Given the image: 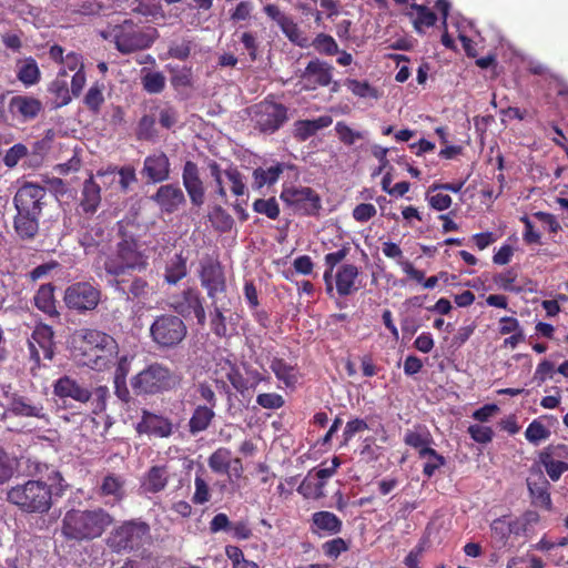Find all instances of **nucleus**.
Returning a JSON list of instances; mask_svg holds the SVG:
<instances>
[{"label": "nucleus", "instance_id": "obj_54", "mask_svg": "<svg viewBox=\"0 0 568 568\" xmlns=\"http://www.w3.org/2000/svg\"><path fill=\"white\" fill-rule=\"evenodd\" d=\"M103 101V84L94 83L87 92L84 103L90 110L98 111Z\"/></svg>", "mask_w": 568, "mask_h": 568}, {"label": "nucleus", "instance_id": "obj_29", "mask_svg": "<svg viewBox=\"0 0 568 568\" xmlns=\"http://www.w3.org/2000/svg\"><path fill=\"white\" fill-rule=\"evenodd\" d=\"M527 485L532 499V504L538 507L550 509L551 498L549 494L548 480L542 475H539L536 480L529 478L527 480Z\"/></svg>", "mask_w": 568, "mask_h": 568}, {"label": "nucleus", "instance_id": "obj_41", "mask_svg": "<svg viewBox=\"0 0 568 568\" xmlns=\"http://www.w3.org/2000/svg\"><path fill=\"white\" fill-rule=\"evenodd\" d=\"M346 254L347 250L342 248L336 252L328 253L324 257L326 270L324 272L323 278L325 281L326 291L328 294L333 292V271L335 266L346 257Z\"/></svg>", "mask_w": 568, "mask_h": 568}, {"label": "nucleus", "instance_id": "obj_9", "mask_svg": "<svg viewBox=\"0 0 568 568\" xmlns=\"http://www.w3.org/2000/svg\"><path fill=\"white\" fill-rule=\"evenodd\" d=\"M186 325L175 315L165 314L158 316L150 327L152 341L160 348H173L186 336Z\"/></svg>", "mask_w": 568, "mask_h": 568}, {"label": "nucleus", "instance_id": "obj_28", "mask_svg": "<svg viewBox=\"0 0 568 568\" xmlns=\"http://www.w3.org/2000/svg\"><path fill=\"white\" fill-rule=\"evenodd\" d=\"M101 202V185L93 176L84 181L80 206L87 214H94Z\"/></svg>", "mask_w": 568, "mask_h": 568}, {"label": "nucleus", "instance_id": "obj_5", "mask_svg": "<svg viewBox=\"0 0 568 568\" xmlns=\"http://www.w3.org/2000/svg\"><path fill=\"white\" fill-rule=\"evenodd\" d=\"M181 381L179 372L155 362L131 378V387L136 395H156L176 388Z\"/></svg>", "mask_w": 568, "mask_h": 568}, {"label": "nucleus", "instance_id": "obj_37", "mask_svg": "<svg viewBox=\"0 0 568 568\" xmlns=\"http://www.w3.org/2000/svg\"><path fill=\"white\" fill-rule=\"evenodd\" d=\"M271 369L287 387H292L297 383V372L294 366L287 364L281 358H273Z\"/></svg>", "mask_w": 568, "mask_h": 568}, {"label": "nucleus", "instance_id": "obj_53", "mask_svg": "<svg viewBox=\"0 0 568 568\" xmlns=\"http://www.w3.org/2000/svg\"><path fill=\"white\" fill-rule=\"evenodd\" d=\"M255 212L266 215L268 219H276L280 214V207L275 199L256 200L253 204Z\"/></svg>", "mask_w": 568, "mask_h": 568}, {"label": "nucleus", "instance_id": "obj_50", "mask_svg": "<svg viewBox=\"0 0 568 568\" xmlns=\"http://www.w3.org/2000/svg\"><path fill=\"white\" fill-rule=\"evenodd\" d=\"M312 44L314 49L321 54L334 55L339 52L335 39L325 33L317 34Z\"/></svg>", "mask_w": 568, "mask_h": 568}, {"label": "nucleus", "instance_id": "obj_6", "mask_svg": "<svg viewBox=\"0 0 568 568\" xmlns=\"http://www.w3.org/2000/svg\"><path fill=\"white\" fill-rule=\"evenodd\" d=\"M148 265V256L142 246L132 237H124L115 251L104 261V270L109 275L120 276L130 272H141Z\"/></svg>", "mask_w": 568, "mask_h": 568}, {"label": "nucleus", "instance_id": "obj_7", "mask_svg": "<svg viewBox=\"0 0 568 568\" xmlns=\"http://www.w3.org/2000/svg\"><path fill=\"white\" fill-rule=\"evenodd\" d=\"M150 538V526L140 519H132L112 530L108 545L115 552H129L141 548Z\"/></svg>", "mask_w": 568, "mask_h": 568}, {"label": "nucleus", "instance_id": "obj_15", "mask_svg": "<svg viewBox=\"0 0 568 568\" xmlns=\"http://www.w3.org/2000/svg\"><path fill=\"white\" fill-rule=\"evenodd\" d=\"M281 200L304 214H314L321 207L318 195L310 187H286L281 193Z\"/></svg>", "mask_w": 568, "mask_h": 568}, {"label": "nucleus", "instance_id": "obj_8", "mask_svg": "<svg viewBox=\"0 0 568 568\" xmlns=\"http://www.w3.org/2000/svg\"><path fill=\"white\" fill-rule=\"evenodd\" d=\"M247 113L254 128L265 134L276 132L288 119L286 106L268 99L250 106Z\"/></svg>", "mask_w": 568, "mask_h": 568}, {"label": "nucleus", "instance_id": "obj_18", "mask_svg": "<svg viewBox=\"0 0 568 568\" xmlns=\"http://www.w3.org/2000/svg\"><path fill=\"white\" fill-rule=\"evenodd\" d=\"M8 414L20 417L47 419L45 409L40 402H34L16 393L9 397L8 406L0 416L4 418Z\"/></svg>", "mask_w": 568, "mask_h": 568}, {"label": "nucleus", "instance_id": "obj_27", "mask_svg": "<svg viewBox=\"0 0 568 568\" xmlns=\"http://www.w3.org/2000/svg\"><path fill=\"white\" fill-rule=\"evenodd\" d=\"M333 119L329 115H322L314 120H298L294 123V136L300 141H306L320 130L329 126Z\"/></svg>", "mask_w": 568, "mask_h": 568}, {"label": "nucleus", "instance_id": "obj_30", "mask_svg": "<svg viewBox=\"0 0 568 568\" xmlns=\"http://www.w3.org/2000/svg\"><path fill=\"white\" fill-rule=\"evenodd\" d=\"M169 481V473L164 466H153L144 475L141 488L145 493H159L165 488Z\"/></svg>", "mask_w": 568, "mask_h": 568}, {"label": "nucleus", "instance_id": "obj_11", "mask_svg": "<svg viewBox=\"0 0 568 568\" xmlns=\"http://www.w3.org/2000/svg\"><path fill=\"white\" fill-rule=\"evenodd\" d=\"M101 298L100 290L89 282H78L67 287L64 292L65 305L77 312L94 310Z\"/></svg>", "mask_w": 568, "mask_h": 568}, {"label": "nucleus", "instance_id": "obj_38", "mask_svg": "<svg viewBox=\"0 0 568 568\" xmlns=\"http://www.w3.org/2000/svg\"><path fill=\"white\" fill-rule=\"evenodd\" d=\"M232 453L227 448L216 449L207 459L209 467L216 474H229L232 465Z\"/></svg>", "mask_w": 568, "mask_h": 568}, {"label": "nucleus", "instance_id": "obj_62", "mask_svg": "<svg viewBox=\"0 0 568 568\" xmlns=\"http://www.w3.org/2000/svg\"><path fill=\"white\" fill-rule=\"evenodd\" d=\"M195 491L193 495V503L202 505L210 500V489L206 481L201 476H195L194 479Z\"/></svg>", "mask_w": 568, "mask_h": 568}, {"label": "nucleus", "instance_id": "obj_56", "mask_svg": "<svg viewBox=\"0 0 568 568\" xmlns=\"http://www.w3.org/2000/svg\"><path fill=\"white\" fill-rule=\"evenodd\" d=\"M27 154V146L22 143H17L6 152L3 156V163L8 168H14Z\"/></svg>", "mask_w": 568, "mask_h": 568}, {"label": "nucleus", "instance_id": "obj_40", "mask_svg": "<svg viewBox=\"0 0 568 568\" xmlns=\"http://www.w3.org/2000/svg\"><path fill=\"white\" fill-rule=\"evenodd\" d=\"M49 91L54 97L53 103L55 108H61L71 102V94L65 78L58 75L50 84Z\"/></svg>", "mask_w": 568, "mask_h": 568}, {"label": "nucleus", "instance_id": "obj_26", "mask_svg": "<svg viewBox=\"0 0 568 568\" xmlns=\"http://www.w3.org/2000/svg\"><path fill=\"white\" fill-rule=\"evenodd\" d=\"M49 57L51 60L62 65L58 75L63 78L67 77L68 71H73L75 73L84 68L83 59L79 53L72 51L64 54V49L58 44L50 48Z\"/></svg>", "mask_w": 568, "mask_h": 568}, {"label": "nucleus", "instance_id": "obj_34", "mask_svg": "<svg viewBox=\"0 0 568 568\" xmlns=\"http://www.w3.org/2000/svg\"><path fill=\"white\" fill-rule=\"evenodd\" d=\"M313 525L317 530H323L328 535L338 534L342 529L341 519L331 511H317L312 515Z\"/></svg>", "mask_w": 568, "mask_h": 568}, {"label": "nucleus", "instance_id": "obj_45", "mask_svg": "<svg viewBox=\"0 0 568 568\" xmlns=\"http://www.w3.org/2000/svg\"><path fill=\"white\" fill-rule=\"evenodd\" d=\"M419 457L425 459L423 473L427 477H432L445 464V458L433 448L424 449Z\"/></svg>", "mask_w": 568, "mask_h": 568}, {"label": "nucleus", "instance_id": "obj_24", "mask_svg": "<svg viewBox=\"0 0 568 568\" xmlns=\"http://www.w3.org/2000/svg\"><path fill=\"white\" fill-rule=\"evenodd\" d=\"M182 179L191 202L197 206L202 205L204 202V189L195 163L191 161L185 163Z\"/></svg>", "mask_w": 568, "mask_h": 568}, {"label": "nucleus", "instance_id": "obj_35", "mask_svg": "<svg viewBox=\"0 0 568 568\" xmlns=\"http://www.w3.org/2000/svg\"><path fill=\"white\" fill-rule=\"evenodd\" d=\"M432 436L426 427L416 426L413 429H408L404 435V443L418 450V455L424 449H429L432 443Z\"/></svg>", "mask_w": 568, "mask_h": 568}, {"label": "nucleus", "instance_id": "obj_2", "mask_svg": "<svg viewBox=\"0 0 568 568\" xmlns=\"http://www.w3.org/2000/svg\"><path fill=\"white\" fill-rule=\"evenodd\" d=\"M81 346L79 347V361L82 365L94 371L108 369L118 356L119 346L116 341L97 329H81Z\"/></svg>", "mask_w": 568, "mask_h": 568}, {"label": "nucleus", "instance_id": "obj_57", "mask_svg": "<svg viewBox=\"0 0 568 568\" xmlns=\"http://www.w3.org/2000/svg\"><path fill=\"white\" fill-rule=\"evenodd\" d=\"M468 434L470 437L479 444H487L491 442L494 432L490 427L475 424L468 427Z\"/></svg>", "mask_w": 568, "mask_h": 568}, {"label": "nucleus", "instance_id": "obj_25", "mask_svg": "<svg viewBox=\"0 0 568 568\" xmlns=\"http://www.w3.org/2000/svg\"><path fill=\"white\" fill-rule=\"evenodd\" d=\"M142 173L153 183L165 181L170 175V162L162 153H154L145 158Z\"/></svg>", "mask_w": 568, "mask_h": 568}, {"label": "nucleus", "instance_id": "obj_1", "mask_svg": "<svg viewBox=\"0 0 568 568\" xmlns=\"http://www.w3.org/2000/svg\"><path fill=\"white\" fill-rule=\"evenodd\" d=\"M113 517L103 508L68 510L61 524L64 538L89 541L99 538L112 525Z\"/></svg>", "mask_w": 568, "mask_h": 568}, {"label": "nucleus", "instance_id": "obj_13", "mask_svg": "<svg viewBox=\"0 0 568 568\" xmlns=\"http://www.w3.org/2000/svg\"><path fill=\"white\" fill-rule=\"evenodd\" d=\"M45 199V187L33 182H24L16 192L13 203L17 212L41 216Z\"/></svg>", "mask_w": 568, "mask_h": 568}, {"label": "nucleus", "instance_id": "obj_32", "mask_svg": "<svg viewBox=\"0 0 568 568\" xmlns=\"http://www.w3.org/2000/svg\"><path fill=\"white\" fill-rule=\"evenodd\" d=\"M33 301L37 308L48 316L55 317L59 315L54 300V287L51 284L41 285L37 291Z\"/></svg>", "mask_w": 568, "mask_h": 568}, {"label": "nucleus", "instance_id": "obj_4", "mask_svg": "<svg viewBox=\"0 0 568 568\" xmlns=\"http://www.w3.org/2000/svg\"><path fill=\"white\" fill-rule=\"evenodd\" d=\"M7 500L24 514L43 515L53 505V493L45 481L29 479L12 486L7 491Z\"/></svg>", "mask_w": 568, "mask_h": 568}, {"label": "nucleus", "instance_id": "obj_64", "mask_svg": "<svg viewBox=\"0 0 568 568\" xmlns=\"http://www.w3.org/2000/svg\"><path fill=\"white\" fill-rule=\"evenodd\" d=\"M367 428L368 425L364 419L355 418L348 420L343 432L344 443H348L357 433H361Z\"/></svg>", "mask_w": 568, "mask_h": 568}, {"label": "nucleus", "instance_id": "obj_22", "mask_svg": "<svg viewBox=\"0 0 568 568\" xmlns=\"http://www.w3.org/2000/svg\"><path fill=\"white\" fill-rule=\"evenodd\" d=\"M201 284L206 290L212 304H215L217 295L225 291V280L221 266L214 263L203 265Z\"/></svg>", "mask_w": 568, "mask_h": 568}, {"label": "nucleus", "instance_id": "obj_47", "mask_svg": "<svg viewBox=\"0 0 568 568\" xmlns=\"http://www.w3.org/2000/svg\"><path fill=\"white\" fill-rule=\"evenodd\" d=\"M550 434V430L541 422L535 419L526 428L525 437L529 443L538 445L548 439Z\"/></svg>", "mask_w": 568, "mask_h": 568}, {"label": "nucleus", "instance_id": "obj_14", "mask_svg": "<svg viewBox=\"0 0 568 568\" xmlns=\"http://www.w3.org/2000/svg\"><path fill=\"white\" fill-rule=\"evenodd\" d=\"M170 306L183 317L194 315L199 324L203 325L205 323V310L200 293L194 288H186L182 293L172 296Z\"/></svg>", "mask_w": 568, "mask_h": 568}, {"label": "nucleus", "instance_id": "obj_61", "mask_svg": "<svg viewBox=\"0 0 568 568\" xmlns=\"http://www.w3.org/2000/svg\"><path fill=\"white\" fill-rule=\"evenodd\" d=\"M256 403L263 408L277 409L284 405V399L278 394L265 393L256 397Z\"/></svg>", "mask_w": 568, "mask_h": 568}, {"label": "nucleus", "instance_id": "obj_52", "mask_svg": "<svg viewBox=\"0 0 568 568\" xmlns=\"http://www.w3.org/2000/svg\"><path fill=\"white\" fill-rule=\"evenodd\" d=\"M143 88L149 93H160L165 87V77L161 72H148L142 79Z\"/></svg>", "mask_w": 568, "mask_h": 568}, {"label": "nucleus", "instance_id": "obj_51", "mask_svg": "<svg viewBox=\"0 0 568 568\" xmlns=\"http://www.w3.org/2000/svg\"><path fill=\"white\" fill-rule=\"evenodd\" d=\"M517 273L514 270H507L505 272L498 273L494 276V283L498 288L519 293L521 287L516 285Z\"/></svg>", "mask_w": 568, "mask_h": 568}, {"label": "nucleus", "instance_id": "obj_43", "mask_svg": "<svg viewBox=\"0 0 568 568\" xmlns=\"http://www.w3.org/2000/svg\"><path fill=\"white\" fill-rule=\"evenodd\" d=\"M283 170H284V166H283V164H280V163L274 166H271L266 170L261 169V168L256 169L253 172L254 185L257 189H261L266 184L275 183L278 180Z\"/></svg>", "mask_w": 568, "mask_h": 568}, {"label": "nucleus", "instance_id": "obj_55", "mask_svg": "<svg viewBox=\"0 0 568 568\" xmlns=\"http://www.w3.org/2000/svg\"><path fill=\"white\" fill-rule=\"evenodd\" d=\"M92 413L100 414L106 408V400L109 398V388L106 386H99L91 390Z\"/></svg>", "mask_w": 568, "mask_h": 568}, {"label": "nucleus", "instance_id": "obj_63", "mask_svg": "<svg viewBox=\"0 0 568 568\" xmlns=\"http://www.w3.org/2000/svg\"><path fill=\"white\" fill-rule=\"evenodd\" d=\"M150 293V286L148 282L141 277H136L130 284L128 291V297L132 298H145Z\"/></svg>", "mask_w": 568, "mask_h": 568}, {"label": "nucleus", "instance_id": "obj_59", "mask_svg": "<svg viewBox=\"0 0 568 568\" xmlns=\"http://www.w3.org/2000/svg\"><path fill=\"white\" fill-rule=\"evenodd\" d=\"M13 473V460L9 457L4 449L0 447V485L8 481L12 477Z\"/></svg>", "mask_w": 568, "mask_h": 568}, {"label": "nucleus", "instance_id": "obj_21", "mask_svg": "<svg viewBox=\"0 0 568 568\" xmlns=\"http://www.w3.org/2000/svg\"><path fill=\"white\" fill-rule=\"evenodd\" d=\"M136 432L164 438L172 434L173 425L168 418L144 410L141 420L136 425Z\"/></svg>", "mask_w": 568, "mask_h": 568}, {"label": "nucleus", "instance_id": "obj_44", "mask_svg": "<svg viewBox=\"0 0 568 568\" xmlns=\"http://www.w3.org/2000/svg\"><path fill=\"white\" fill-rule=\"evenodd\" d=\"M412 10L415 12L414 27L418 32H423L425 28H429L435 24L437 17L427 7L413 4Z\"/></svg>", "mask_w": 568, "mask_h": 568}, {"label": "nucleus", "instance_id": "obj_12", "mask_svg": "<svg viewBox=\"0 0 568 568\" xmlns=\"http://www.w3.org/2000/svg\"><path fill=\"white\" fill-rule=\"evenodd\" d=\"M341 465L338 457H334L327 467L313 468L303 479L297 491L305 498L320 499L325 496L324 488L327 480L334 476Z\"/></svg>", "mask_w": 568, "mask_h": 568}, {"label": "nucleus", "instance_id": "obj_33", "mask_svg": "<svg viewBox=\"0 0 568 568\" xmlns=\"http://www.w3.org/2000/svg\"><path fill=\"white\" fill-rule=\"evenodd\" d=\"M100 495L112 497L113 501H120L125 496L124 480L121 476L109 474L100 485Z\"/></svg>", "mask_w": 568, "mask_h": 568}, {"label": "nucleus", "instance_id": "obj_17", "mask_svg": "<svg viewBox=\"0 0 568 568\" xmlns=\"http://www.w3.org/2000/svg\"><path fill=\"white\" fill-rule=\"evenodd\" d=\"M53 394L60 399H72L87 404L91 399V390L71 376L64 375L53 383Z\"/></svg>", "mask_w": 568, "mask_h": 568}, {"label": "nucleus", "instance_id": "obj_3", "mask_svg": "<svg viewBox=\"0 0 568 568\" xmlns=\"http://www.w3.org/2000/svg\"><path fill=\"white\" fill-rule=\"evenodd\" d=\"M101 36L113 42L122 54H130L151 48L158 38V31L152 27L139 26L132 20H124L122 23L109 24Z\"/></svg>", "mask_w": 568, "mask_h": 568}, {"label": "nucleus", "instance_id": "obj_46", "mask_svg": "<svg viewBox=\"0 0 568 568\" xmlns=\"http://www.w3.org/2000/svg\"><path fill=\"white\" fill-rule=\"evenodd\" d=\"M186 275V263L181 255H175L166 267L165 278L170 284L178 283Z\"/></svg>", "mask_w": 568, "mask_h": 568}, {"label": "nucleus", "instance_id": "obj_42", "mask_svg": "<svg viewBox=\"0 0 568 568\" xmlns=\"http://www.w3.org/2000/svg\"><path fill=\"white\" fill-rule=\"evenodd\" d=\"M540 463L545 467L547 475L554 481H557L561 475L568 470V464L560 460H555L548 452L540 453Z\"/></svg>", "mask_w": 568, "mask_h": 568}, {"label": "nucleus", "instance_id": "obj_31", "mask_svg": "<svg viewBox=\"0 0 568 568\" xmlns=\"http://www.w3.org/2000/svg\"><path fill=\"white\" fill-rule=\"evenodd\" d=\"M41 216L30 213L17 212L14 217V231L21 240H32L39 231V220Z\"/></svg>", "mask_w": 568, "mask_h": 568}, {"label": "nucleus", "instance_id": "obj_60", "mask_svg": "<svg viewBox=\"0 0 568 568\" xmlns=\"http://www.w3.org/2000/svg\"><path fill=\"white\" fill-rule=\"evenodd\" d=\"M490 528L494 537L499 540H506L511 535L508 517L506 516L495 519L491 523Z\"/></svg>", "mask_w": 568, "mask_h": 568}, {"label": "nucleus", "instance_id": "obj_49", "mask_svg": "<svg viewBox=\"0 0 568 568\" xmlns=\"http://www.w3.org/2000/svg\"><path fill=\"white\" fill-rule=\"evenodd\" d=\"M335 132L341 140L346 145H353L356 141L363 140L366 138V132H361L353 130L351 126H348L345 122H337L335 124Z\"/></svg>", "mask_w": 568, "mask_h": 568}, {"label": "nucleus", "instance_id": "obj_16", "mask_svg": "<svg viewBox=\"0 0 568 568\" xmlns=\"http://www.w3.org/2000/svg\"><path fill=\"white\" fill-rule=\"evenodd\" d=\"M332 80V67L318 59L308 62L301 74L300 84L303 90L312 91L317 87L328 85Z\"/></svg>", "mask_w": 568, "mask_h": 568}, {"label": "nucleus", "instance_id": "obj_10", "mask_svg": "<svg viewBox=\"0 0 568 568\" xmlns=\"http://www.w3.org/2000/svg\"><path fill=\"white\" fill-rule=\"evenodd\" d=\"M54 332L47 324H38L31 336L28 338L29 361L31 363L30 372L37 375L41 367V359L52 361L54 357L55 343L53 341Z\"/></svg>", "mask_w": 568, "mask_h": 568}, {"label": "nucleus", "instance_id": "obj_58", "mask_svg": "<svg viewBox=\"0 0 568 568\" xmlns=\"http://www.w3.org/2000/svg\"><path fill=\"white\" fill-rule=\"evenodd\" d=\"M116 176H119V186L122 192L126 193L130 186L136 182L135 170L132 166H122L116 169Z\"/></svg>", "mask_w": 568, "mask_h": 568}, {"label": "nucleus", "instance_id": "obj_39", "mask_svg": "<svg viewBox=\"0 0 568 568\" xmlns=\"http://www.w3.org/2000/svg\"><path fill=\"white\" fill-rule=\"evenodd\" d=\"M18 79L26 85H32L40 79V70L33 58H27L18 63Z\"/></svg>", "mask_w": 568, "mask_h": 568}, {"label": "nucleus", "instance_id": "obj_20", "mask_svg": "<svg viewBox=\"0 0 568 568\" xmlns=\"http://www.w3.org/2000/svg\"><path fill=\"white\" fill-rule=\"evenodd\" d=\"M151 199L164 213H173L185 203V196L182 189L174 184L161 185Z\"/></svg>", "mask_w": 568, "mask_h": 568}, {"label": "nucleus", "instance_id": "obj_36", "mask_svg": "<svg viewBox=\"0 0 568 568\" xmlns=\"http://www.w3.org/2000/svg\"><path fill=\"white\" fill-rule=\"evenodd\" d=\"M214 415L212 407L197 406L189 422L190 433L195 435L205 430L210 426Z\"/></svg>", "mask_w": 568, "mask_h": 568}, {"label": "nucleus", "instance_id": "obj_23", "mask_svg": "<svg viewBox=\"0 0 568 568\" xmlns=\"http://www.w3.org/2000/svg\"><path fill=\"white\" fill-rule=\"evenodd\" d=\"M358 277L359 270L354 264H343L341 265L335 274H333V278L335 280L336 291L341 296H347L353 294L358 290Z\"/></svg>", "mask_w": 568, "mask_h": 568}, {"label": "nucleus", "instance_id": "obj_48", "mask_svg": "<svg viewBox=\"0 0 568 568\" xmlns=\"http://www.w3.org/2000/svg\"><path fill=\"white\" fill-rule=\"evenodd\" d=\"M285 37L294 44L304 48L307 45V38L292 17L280 28Z\"/></svg>", "mask_w": 568, "mask_h": 568}, {"label": "nucleus", "instance_id": "obj_19", "mask_svg": "<svg viewBox=\"0 0 568 568\" xmlns=\"http://www.w3.org/2000/svg\"><path fill=\"white\" fill-rule=\"evenodd\" d=\"M42 109V103L28 95H14L10 99L8 110L13 119L19 122L33 120Z\"/></svg>", "mask_w": 568, "mask_h": 568}]
</instances>
